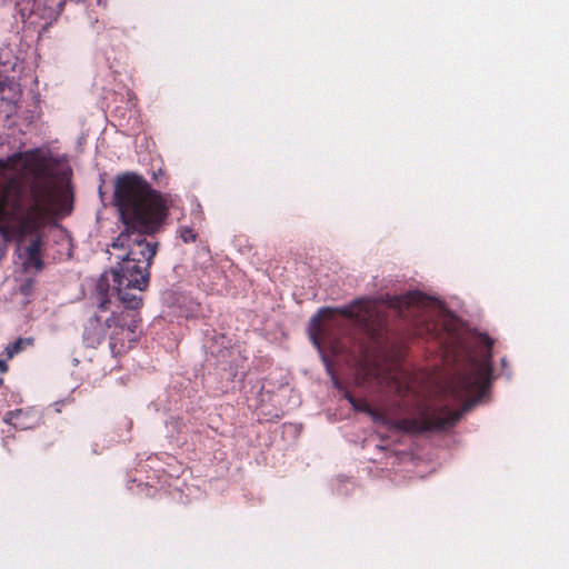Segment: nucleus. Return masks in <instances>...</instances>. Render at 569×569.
<instances>
[{
    "instance_id": "7ed1b4c3",
    "label": "nucleus",
    "mask_w": 569,
    "mask_h": 569,
    "mask_svg": "<svg viewBox=\"0 0 569 569\" xmlns=\"http://www.w3.org/2000/svg\"><path fill=\"white\" fill-rule=\"evenodd\" d=\"M472 339L480 348V356L467 352L466 362L446 391V397L463 402L461 411H451L446 403L431 399L425 389H420L418 378L403 367L393 365L381 369L373 366L367 369V378H375L379 385H386L402 397L401 407L407 415L401 419L375 415L373 420L408 432L443 429L458 421L462 411L469 410L485 397L491 372V339L485 335H475Z\"/></svg>"
},
{
    "instance_id": "9d476101",
    "label": "nucleus",
    "mask_w": 569,
    "mask_h": 569,
    "mask_svg": "<svg viewBox=\"0 0 569 569\" xmlns=\"http://www.w3.org/2000/svg\"><path fill=\"white\" fill-rule=\"evenodd\" d=\"M66 0H52V8L56 10V11H59L61 9V7L63 6ZM99 2L101 0H98Z\"/></svg>"
},
{
    "instance_id": "423d86ee",
    "label": "nucleus",
    "mask_w": 569,
    "mask_h": 569,
    "mask_svg": "<svg viewBox=\"0 0 569 569\" xmlns=\"http://www.w3.org/2000/svg\"><path fill=\"white\" fill-rule=\"evenodd\" d=\"M39 420L40 416L37 411L21 409L9 412L6 418L8 423L22 430L33 428L36 425H38Z\"/></svg>"
},
{
    "instance_id": "6e6552de",
    "label": "nucleus",
    "mask_w": 569,
    "mask_h": 569,
    "mask_svg": "<svg viewBox=\"0 0 569 569\" xmlns=\"http://www.w3.org/2000/svg\"><path fill=\"white\" fill-rule=\"evenodd\" d=\"M103 338L101 332L91 335L90 328L87 329V340L90 341L91 345L100 343Z\"/></svg>"
},
{
    "instance_id": "f03ea898",
    "label": "nucleus",
    "mask_w": 569,
    "mask_h": 569,
    "mask_svg": "<svg viewBox=\"0 0 569 569\" xmlns=\"http://www.w3.org/2000/svg\"><path fill=\"white\" fill-rule=\"evenodd\" d=\"M70 167L34 149L0 159V233L24 247L26 268H41L40 227L49 214L71 210Z\"/></svg>"
},
{
    "instance_id": "20e7f679",
    "label": "nucleus",
    "mask_w": 569,
    "mask_h": 569,
    "mask_svg": "<svg viewBox=\"0 0 569 569\" xmlns=\"http://www.w3.org/2000/svg\"><path fill=\"white\" fill-rule=\"evenodd\" d=\"M392 307L399 309L401 316L417 318L420 323H426L428 332L435 331L438 336L443 331L452 346L466 348L459 320L439 300L420 292H410L395 299Z\"/></svg>"
},
{
    "instance_id": "9b49d317",
    "label": "nucleus",
    "mask_w": 569,
    "mask_h": 569,
    "mask_svg": "<svg viewBox=\"0 0 569 569\" xmlns=\"http://www.w3.org/2000/svg\"><path fill=\"white\" fill-rule=\"evenodd\" d=\"M7 369H8V366H7L6 361L0 360V376H1L3 372H6V371H7Z\"/></svg>"
},
{
    "instance_id": "39448f33",
    "label": "nucleus",
    "mask_w": 569,
    "mask_h": 569,
    "mask_svg": "<svg viewBox=\"0 0 569 569\" xmlns=\"http://www.w3.org/2000/svg\"><path fill=\"white\" fill-rule=\"evenodd\" d=\"M346 320H352L368 330L381 325L379 306L372 301H356L342 309L326 308L315 316L309 326V336L317 348L340 330Z\"/></svg>"
},
{
    "instance_id": "0eeeda50",
    "label": "nucleus",
    "mask_w": 569,
    "mask_h": 569,
    "mask_svg": "<svg viewBox=\"0 0 569 569\" xmlns=\"http://www.w3.org/2000/svg\"><path fill=\"white\" fill-rule=\"evenodd\" d=\"M180 237L184 242H190L196 240V233L192 229L184 227L180 229Z\"/></svg>"
},
{
    "instance_id": "1a4fd4ad",
    "label": "nucleus",
    "mask_w": 569,
    "mask_h": 569,
    "mask_svg": "<svg viewBox=\"0 0 569 569\" xmlns=\"http://www.w3.org/2000/svg\"><path fill=\"white\" fill-rule=\"evenodd\" d=\"M20 350V341L7 347L6 351L9 358H12Z\"/></svg>"
},
{
    "instance_id": "f257e3e1",
    "label": "nucleus",
    "mask_w": 569,
    "mask_h": 569,
    "mask_svg": "<svg viewBox=\"0 0 569 569\" xmlns=\"http://www.w3.org/2000/svg\"><path fill=\"white\" fill-rule=\"evenodd\" d=\"M124 230L113 240L110 252L118 266L101 274L98 284V313L91 326L104 321L110 332V347L120 353L137 340L136 315L142 306L141 293L149 284V267L157 252L156 244L143 234L154 231L166 217V200L139 176L118 178L114 190Z\"/></svg>"
}]
</instances>
